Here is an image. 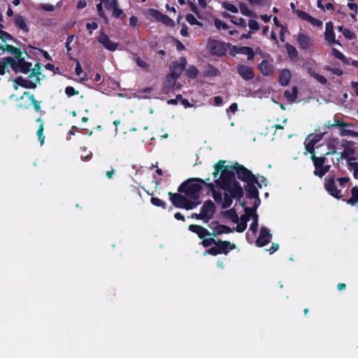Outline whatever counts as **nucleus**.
I'll use <instances>...</instances> for the list:
<instances>
[{
  "label": "nucleus",
  "mask_w": 358,
  "mask_h": 358,
  "mask_svg": "<svg viewBox=\"0 0 358 358\" xmlns=\"http://www.w3.org/2000/svg\"><path fill=\"white\" fill-rule=\"evenodd\" d=\"M324 135V133L318 134H309L304 141V147L306 151L310 154L315 153L314 146L317 142L322 139Z\"/></svg>",
  "instance_id": "obj_9"
},
{
  "label": "nucleus",
  "mask_w": 358,
  "mask_h": 358,
  "mask_svg": "<svg viewBox=\"0 0 358 358\" xmlns=\"http://www.w3.org/2000/svg\"><path fill=\"white\" fill-rule=\"evenodd\" d=\"M202 239H203V241L201 242V244L205 248L210 247V246H211L213 244L215 245L216 241L213 238L208 237L207 236V237H206L204 238H202Z\"/></svg>",
  "instance_id": "obj_41"
},
{
  "label": "nucleus",
  "mask_w": 358,
  "mask_h": 358,
  "mask_svg": "<svg viewBox=\"0 0 358 358\" xmlns=\"http://www.w3.org/2000/svg\"><path fill=\"white\" fill-rule=\"evenodd\" d=\"M215 245H217L220 254H227L229 251L236 248L235 244L227 241H216Z\"/></svg>",
  "instance_id": "obj_20"
},
{
  "label": "nucleus",
  "mask_w": 358,
  "mask_h": 358,
  "mask_svg": "<svg viewBox=\"0 0 358 358\" xmlns=\"http://www.w3.org/2000/svg\"><path fill=\"white\" fill-rule=\"evenodd\" d=\"M207 48L213 55L217 56H222L226 52L224 45L222 42L215 40H210L207 44Z\"/></svg>",
  "instance_id": "obj_12"
},
{
  "label": "nucleus",
  "mask_w": 358,
  "mask_h": 358,
  "mask_svg": "<svg viewBox=\"0 0 358 358\" xmlns=\"http://www.w3.org/2000/svg\"><path fill=\"white\" fill-rule=\"evenodd\" d=\"M294 38L298 43L299 48L307 50L312 45L313 41L310 36L303 32H299L294 36Z\"/></svg>",
  "instance_id": "obj_14"
},
{
  "label": "nucleus",
  "mask_w": 358,
  "mask_h": 358,
  "mask_svg": "<svg viewBox=\"0 0 358 358\" xmlns=\"http://www.w3.org/2000/svg\"><path fill=\"white\" fill-rule=\"evenodd\" d=\"M354 150L352 148H345L344 151L341 153V157L347 158L350 155L352 154Z\"/></svg>",
  "instance_id": "obj_59"
},
{
  "label": "nucleus",
  "mask_w": 358,
  "mask_h": 358,
  "mask_svg": "<svg viewBox=\"0 0 358 358\" xmlns=\"http://www.w3.org/2000/svg\"><path fill=\"white\" fill-rule=\"evenodd\" d=\"M224 191L225 192L224 195H222V194L219 191H213V199L217 203L221 205L222 208H227L229 207L232 203L233 199H235L228 191Z\"/></svg>",
  "instance_id": "obj_7"
},
{
  "label": "nucleus",
  "mask_w": 358,
  "mask_h": 358,
  "mask_svg": "<svg viewBox=\"0 0 358 358\" xmlns=\"http://www.w3.org/2000/svg\"><path fill=\"white\" fill-rule=\"evenodd\" d=\"M236 69L240 76L244 80H250L254 77L253 70L250 66L240 64L236 66Z\"/></svg>",
  "instance_id": "obj_18"
},
{
  "label": "nucleus",
  "mask_w": 358,
  "mask_h": 358,
  "mask_svg": "<svg viewBox=\"0 0 358 358\" xmlns=\"http://www.w3.org/2000/svg\"><path fill=\"white\" fill-rule=\"evenodd\" d=\"M351 197L346 201L347 203L355 205L358 203V187H353L350 190Z\"/></svg>",
  "instance_id": "obj_29"
},
{
  "label": "nucleus",
  "mask_w": 358,
  "mask_h": 358,
  "mask_svg": "<svg viewBox=\"0 0 358 358\" xmlns=\"http://www.w3.org/2000/svg\"><path fill=\"white\" fill-rule=\"evenodd\" d=\"M215 211L214 203L211 201H206L201 208V216L203 217V222H207L213 216Z\"/></svg>",
  "instance_id": "obj_13"
},
{
  "label": "nucleus",
  "mask_w": 358,
  "mask_h": 358,
  "mask_svg": "<svg viewBox=\"0 0 358 358\" xmlns=\"http://www.w3.org/2000/svg\"><path fill=\"white\" fill-rule=\"evenodd\" d=\"M296 13L297 16L306 21H308V18L310 17V15H308L307 13L301 10H296Z\"/></svg>",
  "instance_id": "obj_51"
},
{
  "label": "nucleus",
  "mask_w": 358,
  "mask_h": 358,
  "mask_svg": "<svg viewBox=\"0 0 358 358\" xmlns=\"http://www.w3.org/2000/svg\"><path fill=\"white\" fill-rule=\"evenodd\" d=\"M285 48L291 59H295L298 56V51L296 49L289 43H287L285 45Z\"/></svg>",
  "instance_id": "obj_34"
},
{
  "label": "nucleus",
  "mask_w": 358,
  "mask_h": 358,
  "mask_svg": "<svg viewBox=\"0 0 358 358\" xmlns=\"http://www.w3.org/2000/svg\"><path fill=\"white\" fill-rule=\"evenodd\" d=\"M76 73L78 76H80L82 80L85 79V73H83L82 67L80 64V63L76 61Z\"/></svg>",
  "instance_id": "obj_46"
},
{
  "label": "nucleus",
  "mask_w": 358,
  "mask_h": 358,
  "mask_svg": "<svg viewBox=\"0 0 358 358\" xmlns=\"http://www.w3.org/2000/svg\"><path fill=\"white\" fill-rule=\"evenodd\" d=\"M307 22H310L314 27H321L322 26V22L321 20L312 16H310Z\"/></svg>",
  "instance_id": "obj_47"
},
{
  "label": "nucleus",
  "mask_w": 358,
  "mask_h": 358,
  "mask_svg": "<svg viewBox=\"0 0 358 358\" xmlns=\"http://www.w3.org/2000/svg\"><path fill=\"white\" fill-rule=\"evenodd\" d=\"M209 227L212 231V232H210V236H218L224 234H229L233 231V229L223 224H220L217 222H212L209 225Z\"/></svg>",
  "instance_id": "obj_15"
},
{
  "label": "nucleus",
  "mask_w": 358,
  "mask_h": 358,
  "mask_svg": "<svg viewBox=\"0 0 358 358\" xmlns=\"http://www.w3.org/2000/svg\"><path fill=\"white\" fill-rule=\"evenodd\" d=\"M224 161H220L214 166L213 176L217 186L228 191L235 199L242 197L243 191L236 181L235 173L238 178L248 183H253L256 179L250 171L243 166L235 164L234 166H224Z\"/></svg>",
  "instance_id": "obj_1"
},
{
  "label": "nucleus",
  "mask_w": 358,
  "mask_h": 358,
  "mask_svg": "<svg viewBox=\"0 0 358 358\" xmlns=\"http://www.w3.org/2000/svg\"><path fill=\"white\" fill-rule=\"evenodd\" d=\"M10 38V37H5V39L3 42H1V45L0 46V50H1L3 52H8L11 53H14L17 52V49L11 45L6 43V40Z\"/></svg>",
  "instance_id": "obj_30"
},
{
  "label": "nucleus",
  "mask_w": 358,
  "mask_h": 358,
  "mask_svg": "<svg viewBox=\"0 0 358 358\" xmlns=\"http://www.w3.org/2000/svg\"><path fill=\"white\" fill-rule=\"evenodd\" d=\"M249 28L252 31H257L259 29V25L257 21L250 20L248 22Z\"/></svg>",
  "instance_id": "obj_50"
},
{
  "label": "nucleus",
  "mask_w": 358,
  "mask_h": 358,
  "mask_svg": "<svg viewBox=\"0 0 358 358\" xmlns=\"http://www.w3.org/2000/svg\"><path fill=\"white\" fill-rule=\"evenodd\" d=\"M223 7L226 10H227L231 13H236L238 11V8L230 3H227V2L223 3Z\"/></svg>",
  "instance_id": "obj_45"
},
{
  "label": "nucleus",
  "mask_w": 358,
  "mask_h": 358,
  "mask_svg": "<svg viewBox=\"0 0 358 358\" xmlns=\"http://www.w3.org/2000/svg\"><path fill=\"white\" fill-rule=\"evenodd\" d=\"M207 253L211 255H217L220 254L217 245H215L214 247L209 248L207 251Z\"/></svg>",
  "instance_id": "obj_57"
},
{
  "label": "nucleus",
  "mask_w": 358,
  "mask_h": 358,
  "mask_svg": "<svg viewBox=\"0 0 358 358\" xmlns=\"http://www.w3.org/2000/svg\"><path fill=\"white\" fill-rule=\"evenodd\" d=\"M135 60L136 64L140 67L145 69L148 66V64L140 57H136Z\"/></svg>",
  "instance_id": "obj_58"
},
{
  "label": "nucleus",
  "mask_w": 358,
  "mask_h": 358,
  "mask_svg": "<svg viewBox=\"0 0 358 358\" xmlns=\"http://www.w3.org/2000/svg\"><path fill=\"white\" fill-rule=\"evenodd\" d=\"M206 74L208 76H217L218 75V70L213 66H208Z\"/></svg>",
  "instance_id": "obj_44"
},
{
  "label": "nucleus",
  "mask_w": 358,
  "mask_h": 358,
  "mask_svg": "<svg viewBox=\"0 0 358 358\" xmlns=\"http://www.w3.org/2000/svg\"><path fill=\"white\" fill-rule=\"evenodd\" d=\"M41 7L43 8V9L47 11H53L55 10L54 6L50 4H43Z\"/></svg>",
  "instance_id": "obj_63"
},
{
  "label": "nucleus",
  "mask_w": 358,
  "mask_h": 358,
  "mask_svg": "<svg viewBox=\"0 0 358 358\" xmlns=\"http://www.w3.org/2000/svg\"><path fill=\"white\" fill-rule=\"evenodd\" d=\"M292 73L288 69H283L279 76V82L282 86H287L290 81Z\"/></svg>",
  "instance_id": "obj_26"
},
{
  "label": "nucleus",
  "mask_w": 358,
  "mask_h": 358,
  "mask_svg": "<svg viewBox=\"0 0 358 358\" xmlns=\"http://www.w3.org/2000/svg\"><path fill=\"white\" fill-rule=\"evenodd\" d=\"M311 159L315 166L314 174L322 178L330 169V165H324L325 157H316L315 153L311 154Z\"/></svg>",
  "instance_id": "obj_6"
},
{
  "label": "nucleus",
  "mask_w": 358,
  "mask_h": 358,
  "mask_svg": "<svg viewBox=\"0 0 358 358\" xmlns=\"http://www.w3.org/2000/svg\"><path fill=\"white\" fill-rule=\"evenodd\" d=\"M189 230L196 234L201 239L210 236V232L201 225L190 224Z\"/></svg>",
  "instance_id": "obj_21"
},
{
  "label": "nucleus",
  "mask_w": 358,
  "mask_h": 358,
  "mask_svg": "<svg viewBox=\"0 0 358 358\" xmlns=\"http://www.w3.org/2000/svg\"><path fill=\"white\" fill-rule=\"evenodd\" d=\"M98 42L106 50L109 51H115L119 43L113 42L104 32H101L99 36L97 37Z\"/></svg>",
  "instance_id": "obj_11"
},
{
  "label": "nucleus",
  "mask_w": 358,
  "mask_h": 358,
  "mask_svg": "<svg viewBox=\"0 0 358 358\" xmlns=\"http://www.w3.org/2000/svg\"><path fill=\"white\" fill-rule=\"evenodd\" d=\"M39 70L40 66L38 64H36L28 78H24L22 76L17 77L14 80L15 90H17L18 86H21L27 89L35 88L40 80L39 75H41V73L39 72Z\"/></svg>",
  "instance_id": "obj_4"
},
{
  "label": "nucleus",
  "mask_w": 358,
  "mask_h": 358,
  "mask_svg": "<svg viewBox=\"0 0 358 358\" xmlns=\"http://www.w3.org/2000/svg\"><path fill=\"white\" fill-rule=\"evenodd\" d=\"M338 30L341 32L345 38L350 40H352L356 38V34L347 28H344L343 27H338Z\"/></svg>",
  "instance_id": "obj_33"
},
{
  "label": "nucleus",
  "mask_w": 358,
  "mask_h": 358,
  "mask_svg": "<svg viewBox=\"0 0 358 358\" xmlns=\"http://www.w3.org/2000/svg\"><path fill=\"white\" fill-rule=\"evenodd\" d=\"M215 25L218 29H227L228 28V25L220 20H215Z\"/></svg>",
  "instance_id": "obj_55"
},
{
  "label": "nucleus",
  "mask_w": 358,
  "mask_h": 358,
  "mask_svg": "<svg viewBox=\"0 0 358 358\" xmlns=\"http://www.w3.org/2000/svg\"><path fill=\"white\" fill-rule=\"evenodd\" d=\"M350 126H351V124L341 122V125H339L340 135L342 136L358 137V132L354 131L347 128L348 127Z\"/></svg>",
  "instance_id": "obj_24"
},
{
  "label": "nucleus",
  "mask_w": 358,
  "mask_h": 358,
  "mask_svg": "<svg viewBox=\"0 0 358 358\" xmlns=\"http://www.w3.org/2000/svg\"><path fill=\"white\" fill-rule=\"evenodd\" d=\"M287 31V29L285 26H282L280 34V41L282 42L285 41V34Z\"/></svg>",
  "instance_id": "obj_61"
},
{
  "label": "nucleus",
  "mask_w": 358,
  "mask_h": 358,
  "mask_svg": "<svg viewBox=\"0 0 358 358\" xmlns=\"http://www.w3.org/2000/svg\"><path fill=\"white\" fill-rule=\"evenodd\" d=\"M198 73V70L194 66H189L187 70V76L190 78H195Z\"/></svg>",
  "instance_id": "obj_52"
},
{
  "label": "nucleus",
  "mask_w": 358,
  "mask_h": 358,
  "mask_svg": "<svg viewBox=\"0 0 358 358\" xmlns=\"http://www.w3.org/2000/svg\"><path fill=\"white\" fill-rule=\"evenodd\" d=\"M348 164L350 170L353 171L354 176L357 178L358 176V163L356 159L353 157L348 158Z\"/></svg>",
  "instance_id": "obj_32"
},
{
  "label": "nucleus",
  "mask_w": 358,
  "mask_h": 358,
  "mask_svg": "<svg viewBox=\"0 0 358 358\" xmlns=\"http://www.w3.org/2000/svg\"><path fill=\"white\" fill-rule=\"evenodd\" d=\"M259 69L261 73L264 76H269L273 73V66L266 60H263L259 65Z\"/></svg>",
  "instance_id": "obj_25"
},
{
  "label": "nucleus",
  "mask_w": 358,
  "mask_h": 358,
  "mask_svg": "<svg viewBox=\"0 0 358 358\" xmlns=\"http://www.w3.org/2000/svg\"><path fill=\"white\" fill-rule=\"evenodd\" d=\"M8 57L0 60V75L3 76L6 73L8 66H10V62L8 61Z\"/></svg>",
  "instance_id": "obj_36"
},
{
  "label": "nucleus",
  "mask_w": 358,
  "mask_h": 358,
  "mask_svg": "<svg viewBox=\"0 0 358 358\" xmlns=\"http://www.w3.org/2000/svg\"><path fill=\"white\" fill-rule=\"evenodd\" d=\"M324 36L326 40L331 44L341 45L338 41L336 40L335 34L334 32V26L332 22H329L326 24Z\"/></svg>",
  "instance_id": "obj_19"
},
{
  "label": "nucleus",
  "mask_w": 358,
  "mask_h": 358,
  "mask_svg": "<svg viewBox=\"0 0 358 358\" xmlns=\"http://www.w3.org/2000/svg\"><path fill=\"white\" fill-rule=\"evenodd\" d=\"M21 52H17L15 58L8 57V61L10 62V66L15 72H21L27 73L31 69V63L26 62L21 57Z\"/></svg>",
  "instance_id": "obj_5"
},
{
  "label": "nucleus",
  "mask_w": 358,
  "mask_h": 358,
  "mask_svg": "<svg viewBox=\"0 0 358 358\" xmlns=\"http://www.w3.org/2000/svg\"><path fill=\"white\" fill-rule=\"evenodd\" d=\"M336 181L338 182V186L333 177L326 178L325 189L331 195L339 199L343 196V189L348 187L349 178L342 177L337 178Z\"/></svg>",
  "instance_id": "obj_3"
},
{
  "label": "nucleus",
  "mask_w": 358,
  "mask_h": 358,
  "mask_svg": "<svg viewBox=\"0 0 358 358\" xmlns=\"http://www.w3.org/2000/svg\"><path fill=\"white\" fill-rule=\"evenodd\" d=\"M103 3H101V0H100V3L97 4L96 8L98 10L99 15L104 19L106 18L105 13L103 9Z\"/></svg>",
  "instance_id": "obj_54"
},
{
  "label": "nucleus",
  "mask_w": 358,
  "mask_h": 358,
  "mask_svg": "<svg viewBox=\"0 0 358 358\" xmlns=\"http://www.w3.org/2000/svg\"><path fill=\"white\" fill-rule=\"evenodd\" d=\"M339 125H341V122L336 119L334 120V122L329 120L325 123V127L328 129H332L334 127H339Z\"/></svg>",
  "instance_id": "obj_49"
},
{
  "label": "nucleus",
  "mask_w": 358,
  "mask_h": 358,
  "mask_svg": "<svg viewBox=\"0 0 358 358\" xmlns=\"http://www.w3.org/2000/svg\"><path fill=\"white\" fill-rule=\"evenodd\" d=\"M171 73L167 78V82L170 85H173L176 79L181 75L185 68V63L173 62L171 65Z\"/></svg>",
  "instance_id": "obj_8"
},
{
  "label": "nucleus",
  "mask_w": 358,
  "mask_h": 358,
  "mask_svg": "<svg viewBox=\"0 0 358 358\" xmlns=\"http://www.w3.org/2000/svg\"><path fill=\"white\" fill-rule=\"evenodd\" d=\"M201 180L192 178L184 182L179 187L178 192L183 194L169 193L170 200L177 208L190 210L199 204L196 200L199 198L202 185Z\"/></svg>",
  "instance_id": "obj_2"
},
{
  "label": "nucleus",
  "mask_w": 358,
  "mask_h": 358,
  "mask_svg": "<svg viewBox=\"0 0 358 358\" xmlns=\"http://www.w3.org/2000/svg\"><path fill=\"white\" fill-rule=\"evenodd\" d=\"M252 213L253 210L252 208H245V214L243 215L241 218H239L236 215H235V218L233 219V221L237 224L236 229L238 232H243L245 230L247 227V222L248 221V215L249 213Z\"/></svg>",
  "instance_id": "obj_10"
},
{
  "label": "nucleus",
  "mask_w": 358,
  "mask_h": 358,
  "mask_svg": "<svg viewBox=\"0 0 358 358\" xmlns=\"http://www.w3.org/2000/svg\"><path fill=\"white\" fill-rule=\"evenodd\" d=\"M151 203L156 206L165 208V203L159 198L152 197Z\"/></svg>",
  "instance_id": "obj_48"
},
{
  "label": "nucleus",
  "mask_w": 358,
  "mask_h": 358,
  "mask_svg": "<svg viewBox=\"0 0 358 358\" xmlns=\"http://www.w3.org/2000/svg\"><path fill=\"white\" fill-rule=\"evenodd\" d=\"M111 10H113V15L115 17H120L123 14L122 10L118 8L117 6H115Z\"/></svg>",
  "instance_id": "obj_56"
},
{
  "label": "nucleus",
  "mask_w": 358,
  "mask_h": 358,
  "mask_svg": "<svg viewBox=\"0 0 358 358\" xmlns=\"http://www.w3.org/2000/svg\"><path fill=\"white\" fill-rule=\"evenodd\" d=\"M231 21L234 24L238 25L242 27H246L247 23L245 20L241 17H236L235 16L231 17Z\"/></svg>",
  "instance_id": "obj_37"
},
{
  "label": "nucleus",
  "mask_w": 358,
  "mask_h": 358,
  "mask_svg": "<svg viewBox=\"0 0 358 358\" xmlns=\"http://www.w3.org/2000/svg\"><path fill=\"white\" fill-rule=\"evenodd\" d=\"M298 94V88L296 87H293L291 90H287L284 92L285 97L290 102H294Z\"/></svg>",
  "instance_id": "obj_27"
},
{
  "label": "nucleus",
  "mask_w": 358,
  "mask_h": 358,
  "mask_svg": "<svg viewBox=\"0 0 358 358\" xmlns=\"http://www.w3.org/2000/svg\"><path fill=\"white\" fill-rule=\"evenodd\" d=\"M43 129H44V123H41L39 125V128L37 131V136L38 137V140L41 142V144L43 145L45 141V136H43Z\"/></svg>",
  "instance_id": "obj_42"
},
{
  "label": "nucleus",
  "mask_w": 358,
  "mask_h": 358,
  "mask_svg": "<svg viewBox=\"0 0 358 358\" xmlns=\"http://www.w3.org/2000/svg\"><path fill=\"white\" fill-rule=\"evenodd\" d=\"M351 87L355 91L356 95L358 96V82L352 81L351 83Z\"/></svg>",
  "instance_id": "obj_64"
},
{
  "label": "nucleus",
  "mask_w": 358,
  "mask_h": 358,
  "mask_svg": "<svg viewBox=\"0 0 358 358\" xmlns=\"http://www.w3.org/2000/svg\"><path fill=\"white\" fill-rule=\"evenodd\" d=\"M101 3H103L105 7L108 10L114 8L115 6H117V0H101Z\"/></svg>",
  "instance_id": "obj_43"
},
{
  "label": "nucleus",
  "mask_w": 358,
  "mask_h": 358,
  "mask_svg": "<svg viewBox=\"0 0 358 358\" xmlns=\"http://www.w3.org/2000/svg\"><path fill=\"white\" fill-rule=\"evenodd\" d=\"M239 9L240 12L245 16H251L252 15V12L243 3H240Z\"/></svg>",
  "instance_id": "obj_39"
},
{
  "label": "nucleus",
  "mask_w": 358,
  "mask_h": 358,
  "mask_svg": "<svg viewBox=\"0 0 358 358\" xmlns=\"http://www.w3.org/2000/svg\"><path fill=\"white\" fill-rule=\"evenodd\" d=\"M87 29L90 30V34H92L91 30H95L98 28V24L95 22H89L86 24Z\"/></svg>",
  "instance_id": "obj_60"
},
{
  "label": "nucleus",
  "mask_w": 358,
  "mask_h": 358,
  "mask_svg": "<svg viewBox=\"0 0 358 358\" xmlns=\"http://www.w3.org/2000/svg\"><path fill=\"white\" fill-rule=\"evenodd\" d=\"M271 238L272 234L270 233L268 229L262 227L260 229L259 237L256 241V245L258 247H263L271 241Z\"/></svg>",
  "instance_id": "obj_16"
},
{
  "label": "nucleus",
  "mask_w": 358,
  "mask_h": 358,
  "mask_svg": "<svg viewBox=\"0 0 358 358\" xmlns=\"http://www.w3.org/2000/svg\"><path fill=\"white\" fill-rule=\"evenodd\" d=\"M186 20L192 25L202 26V23L198 21L192 14H187L186 15Z\"/></svg>",
  "instance_id": "obj_38"
},
{
  "label": "nucleus",
  "mask_w": 358,
  "mask_h": 358,
  "mask_svg": "<svg viewBox=\"0 0 358 358\" xmlns=\"http://www.w3.org/2000/svg\"><path fill=\"white\" fill-rule=\"evenodd\" d=\"M339 143L340 142L338 138H331L328 139L327 141L328 151L326 152L325 155H332L336 154Z\"/></svg>",
  "instance_id": "obj_22"
},
{
  "label": "nucleus",
  "mask_w": 358,
  "mask_h": 358,
  "mask_svg": "<svg viewBox=\"0 0 358 358\" xmlns=\"http://www.w3.org/2000/svg\"><path fill=\"white\" fill-rule=\"evenodd\" d=\"M310 73L311 75V76H313V78H315L319 83H320L321 84H326L327 83V79L322 75L317 73H315V71H310Z\"/></svg>",
  "instance_id": "obj_40"
},
{
  "label": "nucleus",
  "mask_w": 358,
  "mask_h": 358,
  "mask_svg": "<svg viewBox=\"0 0 358 358\" xmlns=\"http://www.w3.org/2000/svg\"><path fill=\"white\" fill-rule=\"evenodd\" d=\"M249 194V196L252 199H257L258 196V191L255 186L252 183H248V187L246 188Z\"/></svg>",
  "instance_id": "obj_35"
},
{
  "label": "nucleus",
  "mask_w": 358,
  "mask_h": 358,
  "mask_svg": "<svg viewBox=\"0 0 358 358\" xmlns=\"http://www.w3.org/2000/svg\"><path fill=\"white\" fill-rule=\"evenodd\" d=\"M233 50L236 53L243 54V55H248V60L252 59L253 57H254V55H255L253 50L251 48H250V47H246V46H242V47L234 46L233 47Z\"/></svg>",
  "instance_id": "obj_23"
},
{
  "label": "nucleus",
  "mask_w": 358,
  "mask_h": 358,
  "mask_svg": "<svg viewBox=\"0 0 358 358\" xmlns=\"http://www.w3.org/2000/svg\"><path fill=\"white\" fill-rule=\"evenodd\" d=\"M15 25L22 29L24 32H27L29 31V28L27 26L25 19L20 15H17L15 17Z\"/></svg>",
  "instance_id": "obj_28"
},
{
  "label": "nucleus",
  "mask_w": 358,
  "mask_h": 358,
  "mask_svg": "<svg viewBox=\"0 0 358 358\" xmlns=\"http://www.w3.org/2000/svg\"><path fill=\"white\" fill-rule=\"evenodd\" d=\"M138 18L136 16H131L129 18V24L132 27H136L138 24Z\"/></svg>",
  "instance_id": "obj_62"
},
{
  "label": "nucleus",
  "mask_w": 358,
  "mask_h": 358,
  "mask_svg": "<svg viewBox=\"0 0 358 358\" xmlns=\"http://www.w3.org/2000/svg\"><path fill=\"white\" fill-rule=\"evenodd\" d=\"M25 96H27L29 99L31 101L32 104L34 105V109L36 111H39L41 110L40 103L35 99L34 96L29 92H24L21 99H22Z\"/></svg>",
  "instance_id": "obj_31"
},
{
  "label": "nucleus",
  "mask_w": 358,
  "mask_h": 358,
  "mask_svg": "<svg viewBox=\"0 0 358 358\" xmlns=\"http://www.w3.org/2000/svg\"><path fill=\"white\" fill-rule=\"evenodd\" d=\"M65 92L68 96L78 94V91L76 90L73 87L69 86L66 88Z\"/></svg>",
  "instance_id": "obj_53"
},
{
  "label": "nucleus",
  "mask_w": 358,
  "mask_h": 358,
  "mask_svg": "<svg viewBox=\"0 0 358 358\" xmlns=\"http://www.w3.org/2000/svg\"><path fill=\"white\" fill-rule=\"evenodd\" d=\"M150 15L155 18L157 21L162 22L168 27H173L175 25L174 21L166 15L162 14L157 10H150Z\"/></svg>",
  "instance_id": "obj_17"
}]
</instances>
